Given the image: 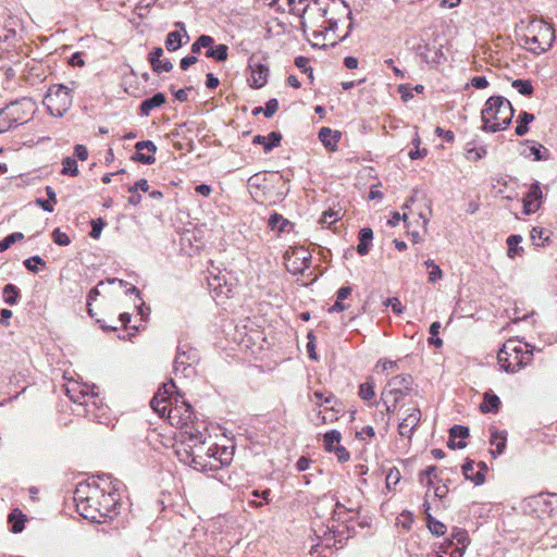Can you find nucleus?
Wrapping results in <instances>:
<instances>
[{"label": "nucleus", "mask_w": 557, "mask_h": 557, "mask_svg": "<svg viewBox=\"0 0 557 557\" xmlns=\"http://www.w3.org/2000/svg\"><path fill=\"white\" fill-rule=\"evenodd\" d=\"M102 486L92 482H82L74 491V502L79 515L92 522H102L106 518L117 515L120 491L123 483L111 474L98 475Z\"/></svg>", "instance_id": "1"}, {"label": "nucleus", "mask_w": 557, "mask_h": 557, "mask_svg": "<svg viewBox=\"0 0 557 557\" xmlns=\"http://www.w3.org/2000/svg\"><path fill=\"white\" fill-rule=\"evenodd\" d=\"M207 434L198 430H184L175 445V454L178 460L195 470L209 472L212 469Z\"/></svg>", "instance_id": "2"}, {"label": "nucleus", "mask_w": 557, "mask_h": 557, "mask_svg": "<svg viewBox=\"0 0 557 557\" xmlns=\"http://www.w3.org/2000/svg\"><path fill=\"white\" fill-rule=\"evenodd\" d=\"M515 110L511 102L502 96L490 97L481 112L484 132L496 133L508 127Z\"/></svg>", "instance_id": "3"}, {"label": "nucleus", "mask_w": 557, "mask_h": 557, "mask_svg": "<svg viewBox=\"0 0 557 557\" xmlns=\"http://www.w3.org/2000/svg\"><path fill=\"white\" fill-rule=\"evenodd\" d=\"M555 40V30L542 18L532 17L525 26V34L519 37L522 48L534 54L546 52Z\"/></svg>", "instance_id": "4"}, {"label": "nucleus", "mask_w": 557, "mask_h": 557, "mask_svg": "<svg viewBox=\"0 0 557 557\" xmlns=\"http://www.w3.org/2000/svg\"><path fill=\"white\" fill-rule=\"evenodd\" d=\"M533 347L517 339H508L497 354L500 368L507 373H517L531 363Z\"/></svg>", "instance_id": "5"}, {"label": "nucleus", "mask_w": 557, "mask_h": 557, "mask_svg": "<svg viewBox=\"0 0 557 557\" xmlns=\"http://www.w3.org/2000/svg\"><path fill=\"white\" fill-rule=\"evenodd\" d=\"M72 102L71 90L62 84L49 87L44 99V104L49 113L57 117L63 116L71 109Z\"/></svg>", "instance_id": "6"}, {"label": "nucleus", "mask_w": 557, "mask_h": 557, "mask_svg": "<svg viewBox=\"0 0 557 557\" xmlns=\"http://www.w3.org/2000/svg\"><path fill=\"white\" fill-rule=\"evenodd\" d=\"M294 13L304 14L307 11H317L322 17L327 16V12L343 13L342 0H312L307 3L306 0H289Z\"/></svg>", "instance_id": "7"}, {"label": "nucleus", "mask_w": 557, "mask_h": 557, "mask_svg": "<svg viewBox=\"0 0 557 557\" xmlns=\"http://www.w3.org/2000/svg\"><path fill=\"white\" fill-rule=\"evenodd\" d=\"M199 361L197 349L187 343H180L177 346L176 357L174 359L175 373L181 372L184 376H190L194 373V364Z\"/></svg>", "instance_id": "8"}, {"label": "nucleus", "mask_w": 557, "mask_h": 557, "mask_svg": "<svg viewBox=\"0 0 557 557\" xmlns=\"http://www.w3.org/2000/svg\"><path fill=\"white\" fill-rule=\"evenodd\" d=\"M9 116L15 127L27 123L35 112V101L32 98L23 97L11 101L5 106Z\"/></svg>", "instance_id": "9"}, {"label": "nucleus", "mask_w": 557, "mask_h": 557, "mask_svg": "<svg viewBox=\"0 0 557 557\" xmlns=\"http://www.w3.org/2000/svg\"><path fill=\"white\" fill-rule=\"evenodd\" d=\"M413 379L410 374H398L393 376L388 383L387 388L383 391L382 396H393L394 399L400 401L412 389Z\"/></svg>", "instance_id": "10"}, {"label": "nucleus", "mask_w": 557, "mask_h": 557, "mask_svg": "<svg viewBox=\"0 0 557 557\" xmlns=\"http://www.w3.org/2000/svg\"><path fill=\"white\" fill-rule=\"evenodd\" d=\"M342 7L344 8L343 13L327 12V16H324L325 22L327 23V26L324 27L326 33L332 32L333 34H335V32L337 29V25L341 21H343V20L350 21L348 24V27H347V32L344 35L336 36V39L332 42V45H335L337 42V40H339V41L345 40L349 36L350 32L354 28L352 13L350 11V8L344 0H342Z\"/></svg>", "instance_id": "11"}, {"label": "nucleus", "mask_w": 557, "mask_h": 557, "mask_svg": "<svg viewBox=\"0 0 557 557\" xmlns=\"http://www.w3.org/2000/svg\"><path fill=\"white\" fill-rule=\"evenodd\" d=\"M169 422L180 429H187L189 423L193 422L195 413L191 406L185 401L181 405L170 406L168 412Z\"/></svg>", "instance_id": "12"}, {"label": "nucleus", "mask_w": 557, "mask_h": 557, "mask_svg": "<svg viewBox=\"0 0 557 557\" xmlns=\"http://www.w3.org/2000/svg\"><path fill=\"white\" fill-rule=\"evenodd\" d=\"M286 268L294 274L304 273L310 267L311 255L302 247L295 248L290 255L286 253Z\"/></svg>", "instance_id": "13"}, {"label": "nucleus", "mask_w": 557, "mask_h": 557, "mask_svg": "<svg viewBox=\"0 0 557 557\" xmlns=\"http://www.w3.org/2000/svg\"><path fill=\"white\" fill-rule=\"evenodd\" d=\"M543 191L540 182L535 181L530 185L528 193L522 198L523 213L529 215L535 213L542 205Z\"/></svg>", "instance_id": "14"}, {"label": "nucleus", "mask_w": 557, "mask_h": 557, "mask_svg": "<svg viewBox=\"0 0 557 557\" xmlns=\"http://www.w3.org/2000/svg\"><path fill=\"white\" fill-rule=\"evenodd\" d=\"M421 420L419 408H412L398 425V433L403 437L411 438Z\"/></svg>", "instance_id": "15"}, {"label": "nucleus", "mask_w": 557, "mask_h": 557, "mask_svg": "<svg viewBox=\"0 0 557 557\" xmlns=\"http://www.w3.org/2000/svg\"><path fill=\"white\" fill-rule=\"evenodd\" d=\"M468 436L469 429L467 426L456 424L449 430V441L447 445L451 449H462L467 446V443L463 440Z\"/></svg>", "instance_id": "16"}, {"label": "nucleus", "mask_w": 557, "mask_h": 557, "mask_svg": "<svg viewBox=\"0 0 557 557\" xmlns=\"http://www.w3.org/2000/svg\"><path fill=\"white\" fill-rule=\"evenodd\" d=\"M251 75L248 78L249 85L252 88L263 87L269 77V69L267 65L261 63L250 64Z\"/></svg>", "instance_id": "17"}, {"label": "nucleus", "mask_w": 557, "mask_h": 557, "mask_svg": "<svg viewBox=\"0 0 557 557\" xmlns=\"http://www.w3.org/2000/svg\"><path fill=\"white\" fill-rule=\"evenodd\" d=\"M282 134L280 132H271L268 136L256 135L252 139V144L263 146L265 153L273 150L275 147L281 145Z\"/></svg>", "instance_id": "18"}, {"label": "nucleus", "mask_w": 557, "mask_h": 557, "mask_svg": "<svg viewBox=\"0 0 557 557\" xmlns=\"http://www.w3.org/2000/svg\"><path fill=\"white\" fill-rule=\"evenodd\" d=\"M212 451H215L218 454V462L216 460H211L212 469L209 470V472L218 471L219 469L228 466L233 460V448L223 446L219 447L215 445V449H212Z\"/></svg>", "instance_id": "19"}, {"label": "nucleus", "mask_w": 557, "mask_h": 557, "mask_svg": "<svg viewBox=\"0 0 557 557\" xmlns=\"http://www.w3.org/2000/svg\"><path fill=\"white\" fill-rule=\"evenodd\" d=\"M318 137L325 148L334 151L337 147V144H338L341 137H342V134H341V132L333 131L330 127H322L319 131Z\"/></svg>", "instance_id": "20"}, {"label": "nucleus", "mask_w": 557, "mask_h": 557, "mask_svg": "<svg viewBox=\"0 0 557 557\" xmlns=\"http://www.w3.org/2000/svg\"><path fill=\"white\" fill-rule=\"evenodd\" d=\"M166 101L164 94L156 92L152 97L141 101L139 107V113L143 116H149L151 111L156 108H160Z\"/></svg>", "instance_id": "21"}, {"label": "nucleus", "mask_w": 557, "mask_h": 557, "mask_svg": "<svg viewBox=\"0 0 557 557\" xmlns=\"http://www.w3.org/2000/svg\"><path fill=\"white\" fill-rule=\"evenodd\" d=\"M372 239H373V231L370 227H363L358 233V245H357V252L360 256L368 255L371 246H372Z\"/></svg>", "instance_id": "22"}, {"label": "nucleus", "mask_w": 557, "mask_h": 557, "mask_svg": "<svg viewBox=\"0 0 557 557\" xmlns=\"http://www.w3.org/2000/svg\"><path fill=\"white\" fill-rule=\"evenodd\" d=\"M462 474L467 480L472 481L475 485H482L485 482V478L482 471L474 472V461L467 458L462 465Z\"/></svg>", "instance_id": "23"}, {"label": "nucleus", "mask_w": 557, "mask_h": 557, "mask_svg": "<svg viewBox=\"0 0 557 557\" xmlns=\"http://www.w3.org/2000/svg\"><path fill=\"white\" fill-rule=\"evenodd\" d=\"M268 226L272 231H277L278 234L289 231L292 223L285 219L282 214L274 212L268 220Z\"/></svg>", "instance_id": "24"}, {"label": "nucleus", "mask_w": 557, "mask_h": 557, "mask_svg": "<svg viewBox=\"0 0 557 557\" xmlns=\"http://www.w3.org/2000/svg\"><path fill=\"white\" fill-rule=\"evenodd\" d=\"M500 405L502 403L497 395L492 393H485L483 401L480 405V410L483 413H496L499 411Z\"/></svg>", "instance_id": "25"}, {"label": "nucleus", "mask_w": 557, "mask_h": 557, "mask_svg": "<svg viewBox=\"0 0 557 557\" xmlns=\"http://www.w3.org/2000/svg\"><path fill=\"white\" fill-rule=\"evenodd\" d=\"M250 495L253 497L252 499H248V504L251 506V507H255V508H260L262 507L264 504H270L271 503V490L270 488H265L263 491H259V490H253Z\"/></svg>", "instance_id": "26"}, {"label": "nucleus", "mask_w": 557, "mask_h": 557, "mask_svg": "<svg viewBox=\"0 0 557 557\" xmlns=\"http://www.w3.org/2000/svg\"><path fill=\"white\" fill-rule=\"evenodd\" d=\"M161 396V389L157 392V394L153 396V398L150 401V406L153 409L154 412L159 413L160 416L168 414L170 406H172L171 399L168 398H160Z\"/></svg>", "instance_id": "27"}, {"label": "nucleus", "mask_w": 557, "mask_h": 557, "mask_svg": "<svg viewBox=\"0 0 557 557\" xmlns=\"http://www.w3.org/2000/svg\"><path fill=\"white\" fill-rule=\"evenodd\" d=\"M522 242V236L518 234L509 235L506 239V244L508 246L507 256L510 259L516 258V256L521 255L523 252V247L520 246Z\"/></svg>", "instance_id": "28"}, {"label": "nucleus", "mask_w": 557, "mask_h": 557, "mask_svg": "<svg viewBox=\"0 0 557 557\" xmlns=\"http://www.w3.org/2000/svg\"><path fill=\"white\" fill-rule=\"evenodd\" d=\"M550 232L542 226H534L531 230L530 238L534 246L543 247L549 240Z\"/></svg>", "instance_id": "29"}, {"label": "nucleus", "mask_w": 557, "mask_h": 557, "mask_svg": "<svg viewBox=\"0 0 557 557\" xmlns=\"http://www.w3.org/2000/svg\"><path fill=\"white\" fill-rule=\"evenodd\" d=\"M185 44V36L180 30L170 32L165 39V48L171 52L178 50Z\"/></svg>", "instance_id": "30"}, {"label": "nucleus", "mask_w": 557, "mask_h": 557, "mask_svg": "<svg viewBox=\"0 0 557 557\" xmlns=\"http://www.w3.org/2000/svg\"><path fill=\"white\" fill-rule=\"evenodd\" d=\"M206 57L214 59L218 62H224L228 57V47L224 44L207 47Z\"/></svg>", "instance_id": "31"}, {"label": "nucleus", "mask_w": 557, "mask_h": 557, "mask_svg": "<svg viewBox=\"0 0 557 557\" xmlns=\"http://www.w3.org/2000/svg\"><path fill=\"white\" fill-rule=\"evenodd\" d=\"M8 522L11 524V532L20 533L24 529L25 515L20 509H13L8 517Z\"/></svg>", "instance_id": "32"}, {"label": "nucleus", "mask_w": 557, "mask_h": 557, "mask_svg": "<svg viewBox=\"0 0 557 557\" xmlns=\"http://www.w3.org/2000/svg\"><path fill=\"white\" fill-rule=\"evenodd\" d=\"M534 121V114L527 111L520 112L517 119L516 135L523 136L529 132V124Z\"/></svg>", "instance_id": "33"}, {"label": "nucleus", "mask_w": 557, "mask_h": 557, "mask_svg": "<svg viewBox=\"0 0 557 557\" xmlns=\"http://www.w3.org/2000/svg\"><path fill=\"white\" fill-rule=\"evenodd\" d=\"M450 536H451V541L449 542V544H451L453 541H456L458 548L466 549L468 547V545L470 544L469 534L465 529L453 528Z\"/></svg>", "instance_id": "34"}, {"label": "nucleus", "mask_w": 557, "mask_h": 557, "mask_svg": "<svg viewBox=\"0 0 557 557\" xmlns=\"http://www.w3.org/2000/svg\"><path fill=\"white\" fill-rule=\"evenodd\" d=\"M2 295H3L4 302L10 306L16 305L21 297L20 289L14 284H7L3 287Z\"/></svg>", "instance_id": "35"}, {"label": "nucleus", "mask_w": 557, "mask_h": 557, "mask_svg": "<svg viewBox=\"0 0 557 557\" xmlns=\"http://www.w3.org/2000/svg\"><path fill=\"white\" fill-rule=\"evenodd\" d=\"M436 471V466H429L424 471L419 473V482L430 487L433 484V480H437Z\"/></svg>", "instance_id": "36"}, {"label": "nucleus", "mask_w": 557, "mask_h": 557, "mask_svg": "<svg viewBox=\"0 0 557 557\" xmlns=\"http://www.w3.org/2000/svg\"><path fill=\"white\" fill-rule=\"evenodd\" d=\"M426 524L430 532L436 536L444 535L446 532V525L430 513H426Z\"/></svg>", "instance_id": "37"}, {"label": "nucleus", "mask_w": 557, "mask_h": 557, "mask_svg": "<svg viewBox=\"0 0 557 557\" xmlns=\"http://www.w3.org/2000/svg\"><path fill=\"white\" fill-rule=\"evenodd\" d=\"M209 286L216 297H228L232 292L227 285L221 284V280L218 276L209 281Z\"/></svg>", "instance_id": "38"}, {"label": "nucleus", "mask_w": 557, "mask_h": 557, "mask_svg": "<svg viewBox=\"0 0 557 557\" xmlns=\"http://www.w3.org/2000/svg\"><path fill=\"white\" fill-rule=\"evenodd\" d=\"M61 173L63 175L77 176L79 174L77 162L74 158L66 157L62 160V170Z\"/></svg>", "instance_id": "39"}, {"label": "nucleus", "mask_w": 557, "mask_h": 557, "mask_svg": "<svg viewBox=\"0 0 557 557\" xmlns=\"http://www.w3.org/2000/svg\"><path fill=\"white\" fill-rule=\"evenodd\" d=\"M342 435L337 430H332L324 434V446L327 451H332L335 446L339 445Z\"/></svg>", "instance_id": "40"}, {"label": "nucleus", "mask_w": 557, "mask_h": 557, "mask_svg": "<svg viewBox=\"0 0 557 557\" xmlns=\"http://www.w3.org/2000/svg\"><path fill=\"white\" fill-rule=\"evenodd\" d=\"M511 86L522 96L530 97L533 94V86L529 79H515Z\"/></svg>", "instance_id": "41"}, {"label": "nucleus", "mask_w": 557, "mask_h": 557, "mask_svg": "<svg viewBox=\"0 0 557 557\" xmlns=\"http://www.w3.org/2000/svg\"><path fill=\"white\" fill-rule=\"evenodd\" d=\"M214 44L213 37L209 35H200L197 40L191 45V52L200 53L202 48L211 47Z\"/></svg>", "instance_id": "42"}, {"label": "nucleus", "mask_w": 557, "mask_h": 557, "mask_svg": "<svg viewBox=\"0 0 557 557\" xmlns=\"http://www.w3.org/2000/svg\"><path fill=\"white\" fill-rule=\"evenodd\" d=\"M542 151H547V150H546V148H544V146L539 144V145L527 146L521 153L527 158L532 157L535 161H540V160L544 159Z\"/></svg>", "instance_id": "43"}, {"label": "nucleus", "mask_w": 557, "mask_h": 557, "mask_svg": "<svg viewBox=\"0 0 557 557\" xmlns=\"http://www.w3.org/2000/svg\"><path fill=\"white\" fill-rule=\"evenodd\" d=\"M358 394L363 400H370L374 397V383L371 377L360 384Z\"/></svg>", "instance_id": "44"}, {"label": "nucleus", "mask_w": 557, "mask_h": 557, "mask_svg": "<svg viewBox=\"0 0 557 557\" xmlns=\"http://www.w3.org/2000/svg\"><path fill=\"white\" fill-rule=\"evenodd\" d=\"M400 479H401V474H400L399 469L396 467L389 468L386 473V478H385L386 488L387 490L394 488L399 483Z\"/></svg>", "instance_id": "45"}, {"label": "nucleus", "mask_w": 557, "mask_h": 557, "mask_svg": "<svg viewBox=\"0 0 557 557\" xmlns=\"http://www.w3.org/2000/svg\"><path fill=\"white\" fill-rule=\"evenodd\" d=\"M506 435L502 432H494L491 437V444L496 447V454L500 455L506 448Z\"/></svg>", "instance_id": "46"}, {"label": "nucleus", "mask_w": 557, "mask_h": 557, "mask_svg": "<svg viewBox=\"0 0 557 557\" xmlns=\"http://www.w3.org/2000/svg\"><path fill=\"white\" fill-rule=\"evenodd\" d=\"M441 323L438 321L433 322L430 325V338L428 339L430 345H433L437 348L443 346V341L437 336L440 333Z\"/></svg>", "instance_id": "47"}, {"label": "nucleus", "mask_w": 557, "mask_h": 557, "mask_svg": "<svg viewBox=\"0 0 557 557\" xmlns=\"http://www.w3.org/2000/svg\"><path fill=\"white\" fill-rule=\"evenodd\" d=\"M8 113L9 111L5 107L0 109V134L15 128L13 122L10 121L11 116H9Z\"/></svg>", "instance_id": "48"}, {"label": "nucleus", "mask_w": 557, "mask_h": 557, "mask_svg": "<svg viewBox=\"0 0 557 557\" xmlns=\"http://www.w3.org/2000/svg\"><path fill=\"white\" fill-rule=\"evenodd\" d=\"M23 263L24 267L33 273L39 272L38 265L45 267L46 264L45 260L39 256H33L30 258H27L24 260Z\"/></svg>", "instance_id": "49"}, {"label": "nucleus", "mask_w": 557, "mask_h": 557, "mask_svg": "<svg viewBox=\"0 0 557 557\" xmlns=\"http://www.w3.org/2000/svg\"><path fill=\"white\" fill-rule=\"evenodd\" d=\"M486 154V149L485 147L481 146V147H468L466 149V158L470 161H479L480 159H482L483 157H485Z\"/></svg>", "instance_id": "50"}, {"label": "nucleus", "mask_w": 557, "mask_h": 557, "mask_svg": "<svg viewBox=\"0 0 557 557\" xmlns=\"http://www.w3.org/2000/svg\"><path fill=\"white\" fill-rule=\"evenodd\" d=\"M341 218L339 215V211H334L332 209H329L327 211H324L322 216L320 218V223L323 225V226H330L332 225L333 223H335L336 221H338Z\"/></svg>", "instance_id": "51"}, {"label": "nucleus", "mask_w": 557, "mask_h": 557, "mask_svg": "<svg viewBox=\"0 0 557 557\" xmlns=\"http://www.w3.org/2000/svg\"><path fill=\"white\" fill-rule=\"evenodd\" d=\"M24 238V234L20 232H14L8 236H5L2 240H0V248L4 251L7 250L11 245L15 244L16 242H20Z\"/></svg>", "instance_id": "52"}, {"label": "nucleus", "mask_w": 557, "mask_h": 557, "mask_svg": "<svg viewBox=\"0 0 557 557\" xmlns=\"http://www.w3.org/2000/svg\"><path fill=\"white\" fill-rule=\"evenodd\" d=\"M104 284L103 281H100L98 285L94 288H91L87 295V312L90 317H94V311L91 309V304L97 299V297L100 295L99 286H102Z\"/></svg>", "instance_id": "53"}, {"label": "nucleus", "mask_w": 557, "mask_h": 557, "mask_svg": "<svg viewBox=\"0 0 557 557\" xmlns=\"http://www.w3.org/2000/svg\"><path fill=\"white\" fill-rule=\"evenodd\" d=\"M132 160L134 161H137V162H140L143 164H152L156 162V158H154V153H147V152H141V151H137L135 152V154L132 157Z\"/></svg>", "instance_id": "54"}, {"label": "nucleus", "mask_w": 557, "mask_h": 557, "mask_svg": "<svg viewBox=\"0 0 557 557\" xmlns=\"http://www.w3.org/2000/svg\"><path fill=\"white\" fill-rule=\"evenodd\" d=\"M52 239L59 246H67L71 244L69 235L62 232L60 228H55L52 232Z\"/></svg>", "instance_id": "55"}, {"label": "nucleus", "mask_w": 557, "mask_h": 557, "mask_svg": "<svg viewBox=\"0 0 557 557\" xmlns=\"http://www.w3.org/2000/svg\"><path fill=\"white\" fill-rule=\"evenodd\" d=\"M104 225H106V222L101 218L92 220L91 221V231L89 233L90 237L94 239L99 238Z\"/></svg>", "instance_id": "56"}, {"label": "nucleus", "mask_w": 557, "mask_h": 557, "mask_svg": "<svg viewBox=\"0 0 557 557\" xmlns=\"http://www.w3.org/2000/svg\"><path fill=\"white\" fill-rule=\"evenodd\" d=\"M384 306L391 307L395 314H400L404 312V306L397 297L387 298L384 301Z\"/></svg>", "instance_id": "57"}, {"label": "nucleus", "mask_w": 557, "mask_h": 557, "mask_svg": "<svg viewBox=\"0 0 557 557\" xmlns=\"http://www.w3.org/2000/svg\"><path fill=\"white\" fill-rule=\"evenodd\" d=\"M149 189H150V186L146 178L138 180L134 185H132L127 188L128 193H131V194L137 193L138 190L148 193Z\"/></svg>", "instance_id": "58"}, {"label": "nucleus", "mask_w": 557, "mask_h": 557, "mask_svg": "<svg viewBox=\"0 0 557 557\" xmlns=\"http://www.w3.org/2000/svg\"><path fill=\"white\" fill-rule=\"evenodd\" d=\"M278 110V101L272 98L265 102L264 115L265 117H272Z\"/></svg>", "instance_id": "59"}, {"label": "nucleus", "mask_w": 557, "mask_h": 557, "mask_svg": "<svg viewBox=\"0 0 557 557\" xmlns=\"http://www.w3.org/2000/svg\"><path fill=\"white\" fill-rule=\"evenodd\" d=\"M135 149L137 151L147 150L148 152L156 153L157 146L151 140H141L135 144Z\"/></svg>", "instance_id": "60"}, {"label": "nucleus", "mask_w": 557, "mask_h": 557, "mask_svg": "<svg viewBox=\"0 0 557 557\" xmlns=\"http://www.w3.org/2000/svg\"><path fill=\"white\" fill-rule=\"evenodd\" d=\"M173 69V63L169 60H160L157 64L152 65V70L156 73L170 72Z\"/></svg>", "instance_id": "61"}, {"label": "nucleus", "mask_w": 557, "mask_h": 557, "mask_svg": "<svg viewBox=\"0 0 557 557\" xmlns=\"http://www.w3.org/2000/svg\"><path fill=\"white\" fill-rule=\"evenodd\" d=\"M332 451H334V453H335V455H336V457H337L338 461H341V462H346V461H348V460H349V458H350V454H349V453H348V450H347L344 446H342V445H337V446H335V447H334V449H333Z\"/></svg>", "instance_id": "62"}, {"label": "nucleus", "mask_w": 557, "mask_h": 557, "mask_svg": "<svg viewBox=\"0 0 557 557\" xmlns=\"http://www.w3.org/2000/svg\"><path fill=\"white\" fill-rule=\"evenodd\" d=\"M308 343H307V351H308V356L310 359L312 360H317L318 359V356H317V352H315V344H314V341H315V337L312 333H309L308 334Z\"/></svg>", "instance_id": "63"}, {"label": "nucleus", "mask_w": 557, "mask_h": 557, "mask_svg": "<svg viewBox=\"0 0 557 557\" xmlns=\"http://www.w3.org/2000/svg\"><path fill=\"white\" fill-rule=\"evenodd\" d=\"M310 60L306 57H297L295 59V65L304 73H307L310 69H312L309 65Z\"/></svg>", "instance_id": "64"}]
</instances>
